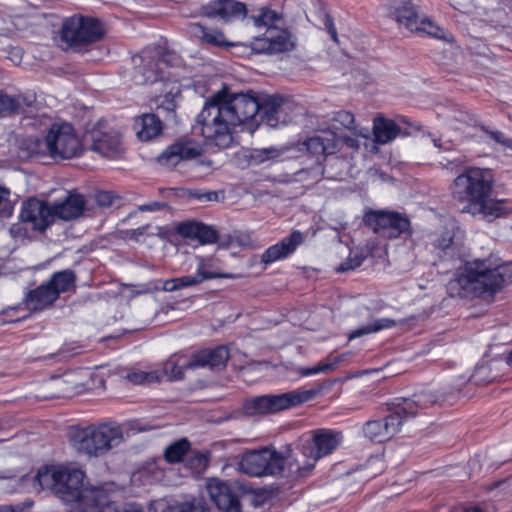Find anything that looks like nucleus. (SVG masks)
<instances>
[{"mask_svg":"<svg viewBox=\"0 0 512 512\" xmlns=\"http://www.w3.org/2000/svg\"><path fill=\"white\" fill-rule=\"evenodd\" d=\"M257 103L244 93L224 88L211 95L196 118V127L208 145L222 149L234 143L237 128L256 116Z\"/></svg>","mask_w":512,"mask_h":512,"instance_id":"f257e3e1","label":"nucleus"},{"mask_svg":"<svg viewBox=\"0 0 512 512\" xmlns=\"http://www.w3.org/2000/svg\"><path fill=\"white\" fill-rule=\"evenodd\" d=\"M510 284L512 262L500 263L499 259L489 256L466 262L449 281L447 290L452 297L492 298Z\"/></svg>","mask_w":512,"mask_h":512,"instance_id":"f03ea898","label":"nucleus"},{"mask_svg":"<svg viewBox=\"0 0 512 512\" xmlns=\"http://www.w3.org/2000/svg\"><path fill=\"white\" fill-rule=\"evenodd\" d=\"M435 401V395L429 392L414 394L410 399L403 398L395 404L394 412L387 417L366 422L363 433L373 442L387 441L399 432L405 420L415 417L420 410L428 408Z\"/></svg>","mask_w":512,"mask_h":512,"instance_id":"7ed1b4c3","label":"nucleus"},{"mask_svg":"<svg viewBox=\"0 0 512 512\" xmlns=\"http://www.w3.org/2000/svg\"><path fill=\"white\" fill-rule=\"evenodd\" d=\"M123 440V429L117 423H101L77 429L71 438L75 450L90 458L107 454Z\"/></svg>","mask_w":512,"mask_h":512,"instance_id":"20e7f679","label":"nucleus"},{"mask_svg":"<svg viewBox=\"0 0 512 512\" xmlns=\"http://www.w3.org/2000/svg\"><path fill=\"white\" fill-rule=\"evenodd\" d=\"M81 469L71 466H51L39 469L35 482L41 490H51L62 501L73 504L87 486Z\"/></svg>","mask_w":512,"mask_h":512,"instance_id":"39448f33","label":"nucleus"},{"mask_svg":"<svg viewBox=\"0 0 512 512\" xmlns=\"http://www.w3.org/2000/svg\"><path fill=\"white\" fill-rule=\"evenodd\" d=\"M354 115L345 110L333 113L319 125L315 134L304 141L303 145L312 155L326 156L340 150L339 136L354 130Z\"/></svg>","mask_w":512,"mask_h":512,"instance_id":"423d86ee","label":"nucleus"},{"mask_svg":"<svg viewBox=\"0 0 512 512\" xmlns=\"http://www.w3.org/2000/svg\"><path fill=\"white\" fill-rule=\"evenodd\" d=\"M341 436L329 430H318L300 446V457L289 463V475L305 477L311 473L316 462L332 453L339 445Z\"/></svg>","mask_w":512,"mask_h":512,"instance_id":"0eeeda50","label":"nucleus"},{"mask_svg":"<svg viewBox=\"0 0 512 512\" xmlns=\"http://www.w3.org/2000/svg\"><path fill=\"white\" fill-rule=\"evenodd\" d=\"M318 389H298L276 395H263L245 401L244 411L249 416L274 414L314 399Z\"/></svg>","mask_w":512,"mask_h":512,"instance_id":"6e6552de","label":"nucleus"},{"mask_svg":"<svg viewBox=\"0 0 512 512\" xmlns=\"http://www.w3.org/2000/svg\"><path fill=\"white\" fill-rule=\"evenodd\" d=\"M290 457L284 458L276 450L264 447L245 452L238 463V470L252 477L274 476L285 470L289 473Z\"/></svg>","mask_w":512,"mask_h":512,"instance_id":"1a4fd4ad","label":"nucleus"},{"mask_svg":"<svg viewBox=\"0 0 512 512\" xmlns=\"http://www.w3.org/2000/svg\"><path fill=\"white\" fill-rule=\"evenodd\" d=\"M493 175L488 169L471 167L459 174L452 183V194L467 204L477 202L488 193H492Z\"/></svg>","mask_w":512,"mask_h":512,"instance_id":"9d476101","label":"nucleus"},{"mask_svg":"<svg viewBox=\"0 0 512 512\" xmlns=\"http://www.w3.org/2000/svg\"><path fill=\"white\" fill-rule=\"evenodd\" d=\"M138 58L140 64L135 67L133 75V81L137 85L163 80L165 68L177 66L180 63L179 56L170 51L144 50Z\"/></svg>","mask_w":512,"mask_h":512,"instance_id":"9b49d317","label":"nucleus"},{"mask_svg":"<svg viewBox=\"0 0 512 512\" xmlns=\"http://www.w3.org/2000/svg\"><path fill=\"white\" fill-rule=\"evenodd\" d=\"M48 133L51 158L68 160L82 154V141L70 123H54Z\"/></svg>","mask_w":512,"mask_h":512,"instance_id":"f8f14e48","label":"nucleus"},{"mask_svg":"<svg viewBox=\"0 0 512 512\" xmlns=\"http://www.w3.org/2000/svg\"><path fill=\"white\" fill-rule=\"evenodd\" d=\"M104 30L95 18L74 15L63 21L61 38L69 45L89 44L100 40Z\"/></svg>","mask_w":512,"mask_h":512,"instance_id":"ddd939ff","label":"nucleus"},{"mask_svg":"<svg viewBox=\"0 0 512 512\" xmlns=\"http://www.w3.org/2000/svg\"><path fill=\"white\" fill-rule=\"evenodd\" d=\"M117 491L113 484L89 486L72 504V512H118Z\"/></svg>","mask_w":512,"mask_h":512,"instance_id":"4468645a","label":"nucleus"},{"mask_svg":"<svg viewBox=\"0 0 512 512\" xmlns=\"http://www.w3.org/2000/svg\"><path fill=\"white\" fill-rule=\"evenodd\" d=\"M249 94L257 103L256 115L259 113L261 122L267 126L276 128L287 124L291 120L292 104L290 102L284 101L281 97L275 95L257 97L252 93Z\"/></svg>","mask_w":512,"mask_h":512,"instance_id":"2eb2a0df","label":"nucleus"},{"mask_svg":"<svg viewBox=\"0 0 512 512\" xmlns=\"http://www.w3.org/2000/svg\"><path fill=\"white\" fill-rule=\"evenodd\" d=\"M393 15L395 20L410 32L426 33L435 38H445V30L430 19L424 18L419 21L417 12L410 1H401L397 4Z\"/></svg>","mask_w":512,"mask_h":512,"instance_id":"dca6fc26","label":"nucleus"},{"mask_svg":"<svg viewBox=\"0 0 512 512\" xmlns=\"http://www.w3.org/2000/svg\"><path fill=\"white\" fill-rule=\"evenodd\" d=\"M296 38L292 33L280 26L266 30L263 37H255L251 49L258 54H278L294 50Z\"/></svg>","mask_w":512,"mask_h":512,"instance_id":"f3484780","label":"nucleus"},{"mask_svg":"<svg viewBox=\"0 0 512 512\" xmlns=\"http://www.w3.org/2000/svg\"><path fill=\"white\" fill-rule=\"evenodd\" d=\"M367 220L375 233L388 239L398 238L410 229L409 219L401 213L375 211L367 216Z\"/></svg>","mask_w":512,"mask_h":512,"instance_id":"a211bd4d","label":"nucleus"},{"mask_svg":"<svg viewBox=\"0 0 512 512\" xmlns=\"http://www.w3.org/2000/svg\"><path fill=\"white\" fill-rule=\"evenodd\" d=\"M203 152L195 140L181 138L168 146L157 158L158 163L167 169L174 168L182 161L197 158Z\"/></svg>","mask_w":512,"mask_h":512,"instance_id":"6ab92c4d","label":"nucleus"},{"mask_svg":"<svg viewBox=\"0 0 512 512\" xmlns=\"http://www.w3.org/2000/svg\"><path fill=\"white\" fill-rule=\"evenodd\" d=\"M463 211L470 213L473 217L492 222L512 213V204L505 199L492 198L491 193H488L477 202L467 204Z\"/></svg>","mask_w":512,"mask_h":512,"instance_id":"aec40b11","label":"nucleus"},{"mask_svg":"<svg viewBox=\"0 0 512 512\" xmlns=\"http://www.w3.org/2000/svg\"><path fill=\"white\" fill-rule=\"evenodd\" d=\"M20 219L30 223L34 230L44 231L54 222L52 206L46 201L30 198L22 204Z\"/></svg>","mask_w":512,"mask_h":512,"instance_id":"412c9836","label":"nucleus"},{"mask_svg":"<svg viewBox=\"0 0 512 512\" xmlns=\"http://www.w3.org/2000/svg\"><path fill=\"white\" fill-rule=\"evenodd\" d=\"M207 492L216 507L223 512H241L240 502L226 482L213 478L207 482Z\"/></svg>","mask_w":512,"mask_h":512,"instance_id":"4be33fe9","label":"nucleus"},{"mask_svg":"<svg viewBox=\"0 0 512 512\" xmlns=\"http://www.w3.org/2000/svg\"><path fill=\"white\" fill-rule=\"evenodd\" d=\"M246 13L245 4L234 0H217L202 9L203 15L209 18L219 17L226 22L245 18Z\"/></svg>","mask_w":512,"mask_h":512,"instance_id":"5701e85b","label":"nucleus"},{"mask_svg":"<svg viewBox=\"0 0 512 512\" xmlns=\"http://www.w3.org/2000/svg\"><path fill=\"white\" fill-rule=\"evenodd\" d=\"M54 220L56 218L70 221L82 216L86 210V201L81 194L69 193L64 199L52 205Z\"/></svg>","mask_w":512,"mask_h":512,"instance_id":"b1692460","label":"nucleus"},{"mask_svg":"<svg viewBox=\"0 0 512 512\" xmlns=\"http://www.w3.org/2000/svg\"><path fill=\"white\" fill-rule=\"evenodd\" d=\"M481 9L484 20L494 27H506L512 22L509 0H486Z\"/></svg>","mask_w":512,"mask_h":512,"instance_id":"393cba45","label":"nucleus"},{"mask_svg":"<svg viewBox=\"0 0 512 512\" xmlns=\"http://www.w3.org/2000/svg\"><path fill=\"white\" fill-rule=\"evenodd\" d=\"M92 150L107 158H115L124 152L121 135L115 130L93 133Z\"/></svg>","mask_w":512,"mask_h":512,"instance_id":"a878e982","label":"nucleus"},{"mask_svg":"<svg viewBox=\"0 0 512 512\" xmlns=\"http://www.w3.org/2000/svg\"><path fill=\"white\" fill-rule=\"evenodd\" d=\"M303 242V235L300 231H293L289 236L283 238L279 243L270 246L262 255L261 261L271 264L284 259L292 254Z\"/></svg>","mask_w":512,"mask_h":512,"instance_id":"bb28decb","label":"nucleus"},{"mask_svg":"<svg viewBox=\"0 0 512 512\" xmlns=\"http://www.w3.org/2000/svg\"><path fill=\"white\" fill-rule=\"evenodd\" d=\"M229 359V351L223 346L211 350H203L193 355L189 366L192 370L199 368L221 369Z\"/></svg>","mask_w":512,"mask_h":512,"instance_id":"cd10ccee","label":"nucleus"},{"mask_svg":"<svg viewBox=\"0 0 512 512\" xmlns=\"http://www.w3.org/2000/svg\"><path fill=\"white\" fill-rule=\"evenodd\" d=\"M177 232L183 238L198 241L200 244L213 243L217 239L216 232L210 226L195 221L179 224Z\"/></svg>","mask_w":512,"mask_h":512,"instance_id":"c85d7f7f","label":"nucleus"},{"mask_svg":"<svg viewBox=\"0 0 512 512\" xmlns=\"http://www.w3.org/2000/svg\"><path fill=\"white\" fill-rule=\"evenodd\" d=\"M192 36L198 38L201 43L217 47H232L236 44L229 41L221 30L207 28L199 23H193L189 26Z\"/></svg>","mask_w":512,"mask_h":512,"instance_id":"c756f323","label":"nucleus"},{"mask_svg":"<svg viewBox=\"0 0 512 512\" xmlns=\"http://www.w3.org/2000/svg\"><path fill=\"white\" fill-rule=\"evenodd\" d=\"M372 132L374 142L380 145H385L400 135L401 128L394 120L379 115L373 120Z\"/></svg>","mask_w":512,"mask_h":512,"instance_id":"7c9ffc66","label":"nucleus"},{"mask_svg":"<svg viewBox=\"0 0 512 512\" xmlns=\"http://www.w3.org/2000/svg\"><path fill=\"white\" fill-rule=\"evenodd\" d=\"M190 360H187L182 355H172L164 364L162 369H155V372L159 374V382L167 380L174 381L183 378L184 370L192 369L190 366Z\"/></svg>","mask_w":512,"mask_h":512,"instance_id":"2f4dec72","label":"nucleus"},{"mask_svg":"<svg viewBox=\"0 0 512 512\" xmlns=\"http://www.w3.org/2000/svg\"><path fill=\"white\" fill-rule=\"evenodd\" d=\"M57 299L56 292L46 283L29 292L26 305L29 310L40 311L51 306Z\"/></svg>","mask_w":512,"mask_h":512,"instance_id":"473e14b6","label":"nucleus"},{"mask_svg":"<svg viewBox=\"0 0 512 512\" xmlns=\"http://www.w3.org/2000/svg\"><path fill=\"white\" fill-rule=\"evenodd\" d=\"M119 377L132 385H149L159 382V374L155 370H141L139 368H120L118 369Z\"/></svg>","mask_w":512,"mask_h":512,"instance_id":"72a5a7b5","label":"nucleus"},{"mask_svg":"<svg viewBox=\"0 0 512 512\" xmlns=\"http://www.w3.org/2000/svg\"><path fill=\"white\" fill-rule=\"evenodd\" d=\"M135 129L140 140L148 141L160 134L162 123L153 114H144L135 121Z\"/></svg>","mask_w":512,"mask_h":512,"instance_id":"f704fd0d","label":"nucleus"},{"mask_svg":"<svg viewBox=\"0 0 512 512\" xmlns=\"http://www.w3.org/2000/svg\"><path fill=\"white\" fill-rule=\"evenodd\" d=\"M35 102V95L12 96L0 92V113H18L24 106H31Z\"/></svg>","mask_w":512,"mask_h":512,"instance_id":"c9c22d12","label":"nucleus"},{"mask_svg":"<svg viewBox=\"0 0 512 512\" xmlns=\"http://www.w3.org/2000/svg\"><path fill=\"white\" fill-rule=\"evenodd\" d=\"M76 276L72 270H63L55 272L50 280L47 282L52 288L53 292H56L58 298L61 293L67 292L75 287Z\"/></svg>","mask_w":512,"mask_h":512,"instance_id":"e433bc0d","label":"nucleus"},{"mask_svg":"<svg viewBox=\"0 0 512 512\" xmlns=\"http://www.w3.org/2000/svg\"><path fill=\"white\" fill-rule=\"evenodd\" d=\"M250 20L253 22L256 27H265L266 30L270 28H277L283 21V17L281 14L276 11L262 7L258 10V13L252 15Z\"/></svg>","mask_w":512,"mask_h":512,"instance_id":"4c0bfd02","label":"nucleus"},{"mask_svg":"<svg viewBox=\"0 0 512 512\" xmlns=\"http://www.w3.org/2000/svg\"><path fill=\"white\" fill-rule=\"evenodd\" d=\"M215 269V264L212 259L200 257L197 263L196 276H200L201 283L205 280L214 278H228L235 279L238 276L232 273H221Z\"/></svg>","mask_w":512,"mask_h":512,"instance_id":"58836bf2","label":"nucleus"},{"mask_svg":"<svg viewBox=\"0 0 512 512\" xmlns=\"http://www.w3.org/2000/svg\"><path fill=\"white\" fill-rule=\"evenodd\" d=\"M395 325H396V322L393 319H389V318L375 319L372 322L350 332L348 335V339L353 340V339L362 337L364 335L376 333L383 329L391 328Z\"/></svg>","mask_w":512,"mask_h":512,"instance_id":"ea45409f","label":"nucleus"},{"mask_svg":"<svg viewBox=\"0 0 512 512\" xmlns=\"http://www.w3.org/2000/svg\"><path fill=\"white\" fill-rule=\"evenodd\" d=\"M343 358H344L343 355L334 356V357L330 356L327 359L319 362L317 365H315L313 367L298 368L297 372L303 377L311 376V375H315V374H319V373L330 372V371L335 370L338 367V365L342 362Z\"/></svg>","mask_w":512,"mask_h":512,"instance_id":"a19ab883","label":"nucleus"},{"mask_svg":"<svg viewBox=\"0 0 512 512\" xmlns=\"http://www.w3.org/2000/svg\"><path fill=\"white\" fill-rule=\"evenodd\" d=\"M201 283L200 276L185 275L163 281L162 289L166 292H174L180 289L196 286Z\"/></svg>","mask_w":512,"mask_h":512,"instance_id":"79ce46f5","label":"nucleus"},{"mask_svg":"<svg viewBox=\"0 0 512 512\" xmlns=\"http://www.w3.org/2000/svg\"><path fill=\"white\" fill-rule=\"evenodd\" d=\"M189 448L190 444L186 439L176 441L165 449L164 456L166 461L169 463L180 462Z\"/></svg>","mask_w":512,"mask_h":512,"instance_id":"37998d69","label":"nucleus"},{"mask_svg":"<svg viewBox=\"0 0 512 512\" xmlns=\"http://www.w3.org/2000/svg\"><path fill=\"white\" fill-rule=\"evenodd\" d=\"M27 150L33 156H50L51 145L49 144V133L44 139L37 137L29 138L26 142Z\"/></svg>","mask_w":512,"mask_h":512,"instance_id":"c03bdc74","label":"nucleus"},{"mask_svg":"<svg viewBox=\"0 0 512 512\" xmlns=\"http://www.w3.org/2000/svg\"><path fill=\"white\" fill-rule=\"evenodd\" d=\"M282 155V151L276 147L254 149L250 154V161L259 165L266 161L274 160Z\"/></svg>","mask_w":512,"mask_h":512,"instance_id":"a18cd8bd","label":"nucleus"},{"mask_svg":"<svg viewBox=\"0 0 512 512\" xmlns=\"http://www.w3.org/2000/svg\"><path fill=\"white\" fill-rule=\"evenodd\" d=\"M163 512H207V510L202 501L194 499L190 502L169 505Z\"/></svg>","mask_w":512,"mask_h":512,"instance_id":"49530a36","label":"nucleus"},{"mask_svg":"<svg viewBox=\"0 0 512 512\" xmlns=\"http://www.w3.org/2000/svg\"><path fill=\"white\" fill-rule=\"evenodd\" d=\"M365 256L358 250H351L347 259L337 268L338 272H347L359 267Z\"/></svg>","mask_w":512,"mask_h":512,"instance_id":"de8ad7c7","label":"nucleus"},{"mask_svg":"<svg viewBox=\"0 0 512 512\" xmlns=\"http://www.w3.org/2000/svg\"><path fill=\"white\" fill-rule=\"evenodd\" d=\"M167 85H171V88L165 92L163 96L164 100H161L162 96L159 95L157 102L158 106L164 107L166 110H172L174 108L173 97L178 94L179 90L172 82H169Z\"/></svg>","mask_w":512,"mask_h":512,"instance_id":"09e8293b","label":"nucleus"},{"mask_svg":"<svg viewBox=\"0 0 512 512\" xmlns=\"http://www.w3.org/2000/svg\"><path fill=\"white\" fill-rule=\"evenodd\" d=\"M340 149L345 146L353 151L358 150L360 143L356 134L353 132H345L339 136Z\"/></svg>","mask_w":512,"mask_h":512,"instance_id":"8fccbe9b","label":"nucleus"},{"mask_svg":"<svg viewBox=\"0 0 512 512\" xmlns=\"http://www.w3.org/2000/svg\"><path fill=\"white\" fill-rule=\"evenodd\" d=\"M116 196L109 191H100L95 195V201L99 207L107 208L113 205Z\"/></svg>","mask_w":512,"mask_h":512,"instance_id":"3c124183","label":"nucleus"},{"mask_svg":"<svg viewBox=\"0 0 512 512\" xmlns=\"http://www.w3.org/2000/svg\"><path fill=\"white\" fill-rule=\"evenodd\" d=\"M487 135L496 143L502 145L505 149L512 150V139L507 138L500 131H487Z\"/></svg>","mask_w":512,"mask_h":512,"instance_id":"603ef678","label":"nucleus"},{"mask_svg":"<svg viewBox=\"0 0 512 512\" xmlns=\"http://www.w3.org/2000/svg\"><path fill=\"white\" fill-rule=\"evenodd\" d=\"M66 378H57L54 382H53V385L54 387L56 388H60L61 389V393L63 395H67L69 394L70 392H72V389H69V388H64V384L68 383L69 382V377L70 375H66L65 376Z\"/></svg>","mask_w":512,"mask_h":512,"instance_id":"864d4df0","label":"nucleus"},{"mask_svg":"<svg viewBox=\"0 0 512 512\" xmlns=\"http://www.w3.org/2000/svg\"><path fill=\"white\" fill-rule=\"evenodd\" d=\"M163 207H165V204L164 203H160V202H152L150 204H145V205H141L138 207V209L140 211H149V212H152V211H157V210H160L162 209Z\"/></svg>","mask_w":512,"mask_h":512,"instance_id":"5fc2aeb1","label":"nucleus"},{"mask_svg":"<svg viewBox=\"0 0 512 512\" xmlns=\"http://www.w3.org/2000/svg\"><path fill=\"white\" fill-rule=\"evenodd\" d=\"M197 197L200 200L204 199L205 201H218L219 200V194L216 191H209V192H206L203 194H199V195H197Z\"/></svg>","mask_w":512,"mask_h":512,"instance_id":"6e6d98bb","label":"nucleus"},{"mask_svg":"<svg viewBox=\"0 0 512 512\" xmlns=\"http://www.w3.org/2000/svg\"><path fill=\"white\" fill-rule=\"evenodd\" d=\"M453 240L452 237L447 235L446 237H443L442 239L437 240L436 245L441 248L442 250L448 249L452 246Z\"/></svg>","mask_w":512,"mask_h":512,"instance_id":"4d7b16f0","label":"nucleus"},{"mask_svg":"<svg viewBox=\"0 0 512 512\" xmlns=\"http://www.w3.org/2000/svg\"><path fill=\"white\" fill-rule=\"evenodd\" d=\"M461 161L458 160V159H455L453 161H449L447 164H443L442 163V167L445 168V169H454V168H458L459 166H461Z\"/></svg>","mask_w":512,"mask_h":512,"instance_id":"13d9d810","label":"nucleus"},{"mask_svg":"<svg viewBox=\"0 0 512 512\" xmlns=\"http://www.w3.org/2000/svg\"><path fill=\"white\" fill-rule=\"evenodd\" d=\"M9 195V191L5 188L0 187V202L4 199H7Z\"/></svg>","mask_w":512,"mask_h":512,"instance_id":"bf43d9fd","label":"nucleus"},{"mask_svg":"<svg viewBox=\"0 0 512 512\" xmlns=\"http://www.w3.org/2000/svg\"><path fill=\"white\" fill-rule=\"evenodd\" d=\"M0 512H16V510L9 505L0 506Z\"/></svg>","mask_w":512,"mask_h":512,"instance_id":"052dcab7","label":"nucleus"},{"mask_svg":"<svg viewBox=\"0 0 512 512\" xmlns=\"http://www.w3.org/2000/svg\"><path fill=\"white\" fill-rule=\"evenodd\" d=\"M147 227H140L132 231L135 236L142 235Z\"/></svg>","mask_w":512,"mask_h":512,"instance_id":"680f3d73","label":"nucleus"},{"mask_svg":"<svg viewBox=\"0 0 512 512\" xmlns=\"http://www.w3.org/2000/svg\"><path fill=\"white\" fill-rule=\"evenodd\" d=\"M331 36L334 41H337V33H336L335 29H331Z\"/></svg>","mask_w":512,"mask_h":512,"instance_id":"e2e57ef3","label":"nucleus"},{"mask_svg":"<svg viewBox=\"0 0 512 512\" xmlns=\"http://www.w3.org/2000/svg\"><path fill=\"white\" fill-rule=\"evenodd\" d=\"M465 512H483V511L480 510L479 508H469Z\"/></svg>","mask_w":512,"mask_h":512,"instance_id":"0e129e2a","label":"nucleus"},{"mask_svg":"<svg viewBox=\"0 0 512 512\" xmlns=\"http://www.w3.org/2000/svg\"><path fill=\"white\" fill-rule=\"evenodd\" d=\"M201 164L210 166L211 165V161H202Z\"/></svg>","mask_w":512,"mask_h":512,"instance_id":"69168bd1","label":"nucleus"},{"mask_svg":"<svg viewBox=\"0 0 512 512\" xmlns=\"http://www.w3.org/2000/svg\"><path fill=\"white\" fill-rule=\"evenodd\" d=\"M125 512H141V511L132 509V510H127Z\"/></svg>","mask_w":512,"mask_h":512,"instance_id":"338daca9","label":"nucleus"}]
</instances>
